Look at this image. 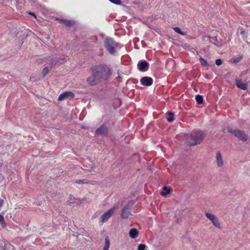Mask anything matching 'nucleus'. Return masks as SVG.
Returning <instances> with one entry per match:
<instances>
[{
    "label": "nucleus",
    "instance_id": "obj_1",
    "mask_svg": "<svg viewBox=\"0 0 250 250\" xmlns=\"http://www.w3.org/2000/svg\"><path fill=\"white\" fill-rule=\"evenodd\" d=\"M93 69V74L100 81L107 80L112 74L110 68L105 65L96 66Z\"/></svg>",
    "mask_w": 250,
    "mask_h": 250
},
{
    "label": "nucleus",
    "instance_id": "obj_2",
    "mask_svg": "<svg viewBox=\"0 0 250 250\" xmlns=\"http://www.w3.org/2000/svg\"><path fill=\"white\" fill-rule=\"evenodd\" d=\"M205 134L202 131H198L191 133L188 143L190 145H195L199 143L205 138Z\"/></svg>",
    "mask_w": 250,
    "mask_h": 250
},
{
    "label": "nucleus",
    "instance_id": "obj_3",
    "mask_svg": "<svg viewBox=\"0 0 250 250\" xmlns=\"http://www.w3.org/2000/svg\"><path fill=\"white\" fill-rule=\"evenodd\" d=\"M104 46L109 53L114 54L116 52L117 44L111 38H106L104 42Z\"/></svg>",
    "mask_w": 250,
    "mask_h": 250
},
{
    "label": "nucleus",
    "instance_id": "obj_4",
    "mask_svg": "<svg viewBox=\"0 0 250 250\" xmlns=\"http://www.w3.org/2000/svg\"><path fill=\"white\" fill-rule=\"evenodd\" d=\"M205 215L206 216L211 222L212 225L214 227L218 229H220L221 228V224L216 216L209 212H206Z\"/></svg>",
    "mask_w": 250,
    "mask_h": 250
},
{
    "label": "nucleus",
    "instance_id": "obj_5",
    "mask_svg": "<svg viewBox=\"0 0 250 250\" xmlns=\"http://www.w3.org/2000/svg\"><path fill=\"white\" fill-rule=\"evenodd\" d=\"M116 208L115 207L108 210L106 212H104L101 217L100 222L103 223L108 220V219L114 213Z\"/></svg>",
    "mask_w": 250,
    "mask_h": 250
},
{
    "label": "nucleus",
    "instance_id": "obj_6",
    "mask_svg": "<svg viewBox=\"0 0 250 250\" xmlns=\"http://www.w3.org/2000/svg\"><path fill=\"white\" fill-rule=\"evenodd\" d=\"M215 161L218 167H222L224 166L223 155L220 151H218L216 153Z\"/></svg>",
    "mask_w": 250,
    "mask_h": 250
},
{
    "label": "nucleus",
    "instance_id": "obj_7",
    "mask_svg": "<svg viewBox=\"0 0 250 250\" xmlns=\"http://www.w3.org/2000/svg\"><path fill=\"white\" fill-rule=\"evenodd\" d=\"M235 136L238 138L241 141L245 142L248 140L247 137L245 133L239 130H234L231 132Z\"/></svg>",
    "mask_w": 250,
    "mask_h": 250
},
{
    "label": "nucleus",
    "instance_id": "obj_8",
    "mask_svg": "<svg viewBox=\"0 0 250 250\" xmlns=\"http://www.w3.org/2000/svg\"><path fill=\"white\" fill-rule=\"evenodd\" d=\"M74 94L69 91L64 92L62 93L58 98V100L62 101L64 100L71 99L74 97Z\"/></svg>",
    "mask_w": 250,
    "mask_h": 250
},
{
    "label": "nucleus",
    "instance_id": "obj_9",
    "mask_svg": "<svg viewBox=\"0 0 250 250\" xmlns=\"http://www.w3.org/2000/svg\"><path fill=\"white\" fill-rule=\"evenodd\" d=\"M130 204H127L124 207V208L123 209L122 212L121 213V217L124 219L127 218L130 213Z\"/></svg>",
    "mask_w": 250,
    "mask_h": 250
},
{
    "label": "nucleus",
    "instance_id": "obj_10",
    "mask_svg": "<svg viewBox=\"0 0 250 250\" xmlns=\"http://www.w3.org/2000/svg\"><path fill=\"white\" fill-rule=\"evenodd\" d=\"M141 83L143 85L150 86L152 84V78L147 77H144L141 79Z\"/></svg>",
    "mask_w": 250,
    "mask_h": 250
},
{
    "label": "nucleus",
    "instance_id": "obj_11",
    "mask_svg": "<svg viewBox=\"0 0 250 250\" xmlns=\"http://www.w3.org/2000/svg\"><path fill=\"white\" fill-rule=\"evenodd\" d=\"M107 133V128L105 125H102L96 130L97 135H104Z\"/></svg>",
    "mask_w": 250,
    "mask_h": 250
},
{
    "label": "nucleus",
    "instance_id": "obj_12",
    "mask_svg": "<svg viewBox=\"0 0 250 250\" xmlns=\"http://www.w3.org/2000/svg\"><path fill=\"white\" fill-rule=\"evenodd\" d=\"M87 82L90 85H95L97 84L98 82H100L99 80H98L95 77V75L93 74V69H92V75L89 77L87 79Z\"/></svg>",
    "mask_w": 250,
    "mask_h": 250
},
{
    "label": "nucleus",
    "instance_id": "obj_13",
    "mask_svg": "<svg viewBox=\"0 0 250 250\" xmlns=\"http://www.w3.org/2000/svg\"><path fill=\"white\" fill-rule=\"evenodd\" d=\"M148 63L146 61L140 62L138 64L139 69L141 71H145L147 69Z\"/></svg>",
    "mask_w": 250,
    "mask_h": 250
},
{
    "label": "nucleus",
    "instance_id": "obj_14",
    "mask_svg": "<svg viewBox=\"0 0 250 250\" xmlns=\"http://www.w3.org/2000/svg\"><path fill=\"white\" fill-rule=\"evenodd\" d=\"M129 236L132 239L136 238L139 235V231L137 229L133 228L130 229L129 231Z\"/></svg>",
    "mask_w": 250,
    "mask_h": 250
},
{
    "label": "nucleus",
    "instance_id": "obj_15",
    "mask_svg": "<svg viewBox=\"0 0 250 250\" xmlns=\"http://www.w3.org/2000/svg\"><path fill=\"white\" fill-rule=\"evenodd\" d=\"M236 84L238 88L242 90H246L247 88V83L241 80H236Z\"/></svg>",
    "mask_w": 250,
    "mask_h": 250
},
{
    "label": "nucleus",
    "instance_id": "obj_16",
    "mask_svg": "<svg viewBox=\"0 0 250 250\" xmlns=\"http://www.w3.org/2000/svg\"><path fill=\"white\" fill-rule=\"evenodd\" d=\"M68 202L71 205H78L81 203V200L79 199L75 198L73 196L69 197Z\"/></svg>",
    "mask_w": 250,
    "mask_h": 250
},
{
    "label": "nucleus",
    "instance_id": "obj_17",
    "mask_svg": "<svg viewBox=\"0 0 250 250\" xmlns=\"http://www.w3.org/2000/svg\"><path fill=\"white\" fill-rule=\"evenodd\" d=\"M110 240L108 236H106L105 238V241L103 250H108L110 246Z\"/></svg>",
    "mask_w": 250,
    "mask_h": 250
},
{
    "label": "nucleus",
    "instance_id": "obj_18",
    "mask_svg": "<svg viewBox=\"0 0 250 250\" xmlns=\"http://www.w3.org/2000/svg\"><path fill=\"white\" fill-rule=\"evenodd\" d=\"M206 38H207L208 39H209V41L215 44L217 46H220V43L219 42L217 41V39L215 37H205V39Z\"/></svg>",
    "mask_w": 250,
    "mask_h": 250
},
{
    "label": "nucleus",
    "instance_id": "obj_19",
    "mask_svg": "<svg viewBox=\"0 0 250 250\" xmlns=\"http://www.w3.org/2000/svg\"><path fill=\"white\" fill-rule=\"evenodd\" d=\"M171 191V189L170 188H168L167 187H164L163 188V190L161 192V195L163 196H165L170 193Z\"/></svg>",
    "mask_w": 250,
    "mask_h": 250
},
{
    "label": "nucleus",
    "instance_id": "obj_20",
    "mask_svg": "<svg viewBox=\"0 0 250 250\" xmlns=\"http://www.w3.org/2000/svg\"><path fill=\"white\" fill-rule=\"evenodd\" d=\"M61 22L68 26H71L74 24V22L73 21H67L66 20H62Z\"/></svg>",
    "mask_w": 250,
    "mask_h": 250
},
{
    "label": "nucleus",
    "instance_id": "obj_21",
    "mask_svg": "<svg viewBox=\"0 0 250 250\" xmlns=\"http://www.w3.org/2000/svg\"><path fill=\"white\" fill-rule=\"evenodd\" d=\"M167 120L169 122H171L174 120V115L172 112H169L167 113Z\"/></svg>",
    "mask_w": 250,
    "mask_h": 250
},
{
    "label": "nucleus",
    "instance_id": "obj_22",
    "mask_svg": "<svg viewBox=\"0 0 250 250\" xmlns=\"http://www.w3.org/2000/svg\"><path fill=\"white\" fill-rule=\"evenodd\" d=\"M195 99L198 104H201L203 102V97L201 95H196Z\"/></svg>",
    "mask_w": 250,
    "mask_h": 250
},
{
    "label": "nucleus",
    "instance_id": "obj_23",
    "mask_svg": "<svg viewBox=\"0 0 250 250\" xmlns=\"http://www.w3.org/2000/svg\"><path fill=\"white\" fill-rule=\"evenodd\" d=\"M173 30L177 33H179L182 35H185L186 34L184 32H183L181 31L179 27H174Z\"/></svg>",
    "mask_w": 250,
    "mask_h": 250
},
{
    "label": "nucleus",
    "instance_id": "obj_24",
    "mask_svg": "<svg viewBox=\"0 0 250 250\" xmlns=\"http://www.w3.org/2000/svg\"><path fill=\"white\" fill-rule=\"evenodd\" d=\"M200 62H201V63L204 66H208V62H207L206 60H205V59H204L203 58H200Z\"/></svg>",
    "mask_w": 250,
    "mask_h": 250
},
{
    "label": "nucleus",
    "instance_id": "obj_25",
    "mask_svg": "<svg viewBox=\"0 0 250 250\" xmlns=\"http://www.w3.org/2000/svg\"><path fill=\"white\" fill-rule=\"evenodd\" d=\"M146 246L145 244H140L138 246V250H146Z\"/></svg>",
    "mask_w": 250,
    "mask_h": 250
},
{
    "label": "nucleus",
    "instance_id": "obj_26",
    "mask_svg": "<svg viewBox=\"0 0 250 250\" xmlns=\"http://www.w3.org/2000/svg\"><path fill=\"white\" fill-rule=\"evenodd\" d=\"M111 2L117 4V5H121L122 2L120 0H109Z\"/></svg>",
    "mask_w": 250,
    "mask_h": 250
},
{
    "label": "nucleus",
    "instance_id": "obj_27",
    "mask_svg": "<svg viewBox=\"0 0 250 250\" xmlns=\"http://www.w3.org/2000/svg\"><path fill=\"white\" fill-rule=\"evenodd\" d=\"M48 68L47 67H44L42 70V74L43 76L46 75L48 73Z\"/></svg>",
    "mask_w": 250,
    "mask_h": 250
},
{
    "label": "nucleus",
    "instance_id": "obj_28",
    "mask_svg": "<svg viewBox=\"0 0 250 250\" xmlns=\"http://www.w3.org/2000/svg\"><path fill=\"white\" fill-rule=\"evenodd\" d=\"M222 63V61L221 59H217L216 61V64L217 65H220Z\"/></svg>",
    "mask_w": 250,
    "mask_h": 250
},
{
    "label": "nucleus",
    "instance_id": "obj_29",
    "mask_svg": "<svg viewBox=\"0 0 250 250\" xmlns=\"http://www.w3.org/2000/svg\"><path fill=\"white\" fill-rule=\"evenodd\" d=\"M4 220V218L3 216L0 214V223H3Z\"/></svg>",
    "mask_w": 250,
    "mask_h": 250
},
{
    "label": "nucleus",
    "instance_id": "obj_30",
    "mask_svg": "<svg viewBox=\"0 0 250 250\" xmlns=\"http://www.w3.org/2000/svg\"><path fill=\"white\" fill-rule=\"evenodd\" d=\"M1 225L3 228H4L6 227V224L5 222V220H4L3 223H1Z\"/></svg>",
    "mask_w": 250,
    "mask_h": 250
},
{
    "label": "nucleus",
    "instance_id": "obj_31",
    "mask_svg": "<svg viewBox=\"0 0 250 250\" xmlns=\"http://www.w3.org/2000/svg\"><path fill=\"white\" fill-rule=\"evenodd\" d=\"M29 14H30V15H32V16H34L35 17H35V16L34 13H33L30 12V13H29Z\"/></svg>",
    "mask_w": 250,
    "mask_h": 250
},
{
    "label": "nucleus",
    "instance_id": "obj_32",
    "mask_svg": "<svg viewBox=\"0 0 250 250\" xmlns=\"http://www.w3.org/2000/svg\"><path fill=\"white\" fill-rule=\"evenodd\" d=\"M118 75H119V77H120V75H119V72H118Z\"/></svg>",
    "mask_w": 250,
    "mask_h": 250
},
{
    "label": "nucleus",
    "instance_id": "obj_33",
    "mask_svg": "<svg viewBox=\"0 0 250 250\" xmlns=\"http://www.w3.org/2000/svg\"><path fill=\"white\" fill-rule=\"evenodd\" d=\"M243 31H241V34H243Z\"/></svg>",
    "mask_w": 250,
    "mask_h": 250
}]
</instances>
